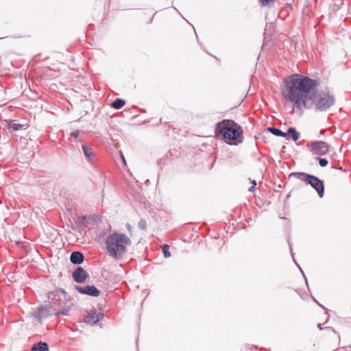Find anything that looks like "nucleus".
I'll list each match as a JSON object with an SVG mask.
<instances>
[{
  "label": "nucleus",
  "instance_id": "f257e3e1",
  "mask_svg": "<svg viewBox=\"0 0 351 351\" xmlns=\"http://www.w3.org/2000/svg\"><path fill=\"white\" fill-rule=\"evenodd\" d=\"M316 86V82L308 77L291 75L283 82L282 95L299 110L315 105L317 109L325 110L334 104L335 99L327 93L315 91Z\"/></svg>",
  "mask_w": 351,
  "mask_h": 351
},
{
  "label": "nucleus",
  "instance_id": "f03ea898",
  "mask_svg": "<svg viewBox=\"0 0 351 351\" xmlns=\"http://www.w3.org/2000/svg\"><path fill=\"white\" fill-rule=\"evenodd\" d=\"M217 136L221 135L226 143L237 145L243 142L242 128L236 122L225 119L218 123L215 128Z\"/></svg>",
  "mask_w": 351,
  "mask_h": 351
},
{
  "label": "nucleus",
  "instance_id": "7ed1b4c3",
  "mask_svg": "<svg viewBox=\"0 0 351 351\" xmlns=\"http://www.w3.org/2000/svg\"><path fill=\"white\" fill-rule=\"evenodd\" d=\"M130 244L131 241L127 235L117 232L108 236L106 241L108 254L115 258L121 257Z\"/></svg>",
  "mask_w": 351,
  "mask_h": 351
},
{
  "label": "nucleus",
  "instance_id": "20e7f679",
  "mask_svg": "<svg viewBox=\"0 0 351 351\" xmlns=\"http://www.w3.org/2000/svg\"><path fill=\"white\" fill-rule=\"evenodd\" d=\"M308 149L313 155L323 156L326 155L330 149V145L323 141H315L307 144Z\"/></svg>",
  "mask_w": 351,
  "mask_h": 351
},
{
  "label": "nucleus",
  "instance_id": "39448f33",
  "mask_svg": "<svg viewBox=\"0 0 351 351\" xmlns=\"http://www.w3.org/2000/svg\"><path fill=\"white\" fill-rule=\"evenodd\" d=\"M308 184H310L318 193L319 197H323L324 187L323 182L317 177L312 176L308 177Z\"/></svg>",
  "mask_w": 351,
  "mask_h": 351
},
{
  "label": "nucleus",
  "instance_id": "423d86ee",
  "mask_svg": "<svg viewBox=\"0 0 351 351\" xmlns=\"http://www.w3.org/2000/svg\"><path fill=\"white\" fill-rule=\"evenodd\" d=\"M75 289L79 293L90 296L97 297L100 293V291L93 285L85 287L76 286Z\"/></svg>",
  "mask_w": 351,
  "mask_h": 351
},
{
  "label": "nucleus",
  "instance_id": "0eeeda50",
  "mask_svg": "<svg viewBox=\"0 0 351 351\" xmlns=\"http://www.w3.org/2000/svg\"><path fill=\"white\" fill-rule=\"evenodd\" d=\"M88 277L87 272L81 267H77L73 273L74 280L79 283L84 282Z\"/></svg>",
  "mask_w": 351,
  "mask_h": 351
},
{
  "label": "nucleus",
  "instance_id": "6e6552de",
  "mask_svg": "<svg viewBox=\"0 0 351 351\" xmlns=\"http://www.w3.org/2000/svg\"><path fill=\"white\" fill-rule=\"evenodd\" d=\"M102 314L97 313L95 311H90L84 318V322L86 324L93 325L97 323L101 319H102Z\"/></svg>",
  "mask_w": 351,
  "mask_h": 351
},
{
  "label": "nucleus",
  "instance_id": "1a4fd4ad",
  "mask_svg": "<svg viewBox=\"0 0 351 351\" xmlns=\"http://www.w3.org/2000/svg\"><path fill=\"white\" fill-rule=\"evenodd\" d=\"M70 260L74 264H80L84 261V256L80 252H74L71 254Z\"/></svg>",
  "mask_w": 351,
  "mask_h": 351
},
{
  "label": "nucleus",
  "instance_id": "9d476101",
  "mask_svg": "<svg viewBox=\"0 0 351 351\" xmlns=\"http://www.w3.org/2000/svg\"><path fill=\"white\" fill-rule=\"evenodd\" d=\"M32 351H49L48 344L45 342L40 341L33 345Z\"/></svg>",
  "mask_w": 351,
  "mask_h": 351
},
{
  "label": "nucleus",
  "instance_id": "9b49d317",
  "mask_svg": "<svg viewBox=\"0 0 351 351\" xmlns=\"http://www.w3.org/2000/svg\"><path fill=\"white\" fill-rule=\"evenodd\" d=\"M98 217L96 215H88V216H82L78 219L80 223H84L85 226H87L88 223H90L92 221H96V219Z\"/></svg>",
  "mask_w": 351,
  "mask_h": 351
},
{
  "label": "nucleus",
  "instance_id": "f8f14e48",
  "mask_svg": "<svg viewBox=\"0 0 351 351\" xmlns=\"http://www.w3.org/2000/svg\"><path fill=\"white\" fill-rule=\"evenodd\" d=\"M82 149L86 158L90 160H93L94 157L93 149L86 145H82Z\"/></svg>",
  "mask_w": 351,
  "mask_h": 351
},
{
  "label": "nucleus",
  "instance_id": "ddd939ff",
  "mask_svg": "<svg viewBox=\"0 0 351 351\" xmlns=\"http://www.w3.org/2000/svg\"><path fill=\"white\" fill-rule=\"evenodd\" d=\"M268 130L270 131L273 134L278 136L287 137V134L282 132L280 130L275 128H269Z\"/></svg>",
  "mask_w": 351,
  "mask_h": 351
},
{
  "label": "nucleus",
  "instance_id": "4468645a",
  "mask_svg": "<svg viewBox=\"0 0 351 351\" xmlns=\"http://www.w3.org/2000/svg\"><path fill=\"white\" fill-rule=\"evenodd\" d=\"M287 134L290 135L294 141H296L300 136L299 133L293 128H289Z\"/></svg>",
  "mask_w": 351,
  "mask_h": 351
},
{
  "label": "nucleus",
  "instance_id": "2eb2a0df",
  "mask_svg": "<svg viewBox=\"0 0 351 351\" xmlns=\"http://www.w3.org/2000/svg\"><path fill=\"white\" fill-rule=\"evenodd\" d=\"M125 102L122 99H117L114 101L112 102V106L115 109H120L124 105Z\"/></svg>",
  "mask_w": 351,
  "mask_h": 351
},
{
  "label": "nucleus",
  "instance_id": "dca6fc26",
  "mask_svg": "<svg viewBox=\"0 0 351 351\" xmlns=\"http://www.w3.org/2000/svg\"><path fill=\"white\" fill-rule=\"evenodd\" d=\"M293 176L297 177L298 178L300 179L301 180L306 182L307 183L308 182V177L312 176L308 175L305 173H293Z\"/></svg>",
  "mask_w": 351,
  "mask_h": 351
},
{
  "label": "nucleus",
  "instance_id": "f3484780",
  "mask_svg": "<svg viewBox=\"0 0 351 351\" xmlns=\"http://www.w3.org/2000/svg\"><path fill=\"white\" fill-rule=\"evenodd\" d=\"M162 252L165 258H169L171 256V253L169 252V246L167 244L163 245Z\"/></svg>",
  "mask_w": 351,
  "mask_h": 351
},
{
  "label": "nucleus",
  "instance_id": "a211bd4d",
  "mask_svg": "<svg viewBox=\"0 0 351 351\" xmlns=\"http://www.w3.org/2000/svg\"><path fill=\"white\" fill-rule=\"evenodd\" d=\"M22 127L20 124L16 123H10L8 128L14 131L19 130Z\"/></svg>",
  "mask_w": 351,
  "mask_h": 351
},
{
  "label": "nucleus",
  "instance_id": "6ab92c4d",
  "mask_svg": "<svg viewBox=\"0 0 351 351\" xmlns=\"http://www.w3.org/2000/svg\"><path fill=\"white\" fill-rule=\"evenodd\" d=\"M263 6L269 5L270 3L274 2L275 0H258Z\"/></svg>",
  "mask_w": 351,
  "mask_h": 351
},
{
  "label": "nucleus",
  "instance_id": "aec40b11",
  "mask_svg": "<svg viewBox=\"0 0 351 351\" xmlns=\"http://www.w3.org/2000/svg\"><path fill=\"white\" fill-rule=\"evenodd\" d=\"M319 162L321 167H324L328 165V160L324 158H319Z\"/></svg>",
  "mask_w": 351,
  "mask_h": 351
},
{
  "label": "nucleus",
  "instance_id": "412c9836",
  "mask_svg": "<svg viewBox=\"0 0 351 351\" xmlns=\"http://www.w3.org/2000/svg\"><path fill=\"white\" fill-rule=\"evenodd\" d=\"M68 312H69V310L68 309H65L64 311H60L56 312V315H67Z\"/></svg>",
  "mask_w": 351,
  "mask_h": 351
},
{
  "label": "nucleus",
  "instance_id": "4be33fe9",
  "mask_svg": "<svg viewBox=\"0 0 351 351\" xmlns=\"http://www.w3.org/2000/svg\"><path fill=\"white\" fill-rule=\"evenodd\" d=\"M120 154H121V158H122V160H123V164H124L125 165H126V161H125V157H124V156H123V153H122V152H121V151H120Z\"/></svg>",
  "mask_w": 351,
  "mask_h": 351
},
{
  "label": "nucleus",
  "instance_id": "5701e85b",
  "mask_svg": "<svg viewBox=\"0 0 351 351\" xmlns=\"http://www.w3.org/2000/svg\"><path fill=\"white\" fill-rule=\"evenodd\" d=\"M253 186L250 188H249V191H252L254 190V186L256 185V181L252 182Z\"/></svg>",
  "mask_w": 351,
  "mask_h": 351
},
{
  "label": "nucleus",
  "instance_id": "b1692460",
  "mask_svg": "<svg viewBox=\"0 0 351 351\" xmlns=\"http://www.w3.org/2000/svg\"><path fill=\"white\" fill-rule=\"evenodd\" d=\"M72 135L75 137V138H77V136H78V132H76V133H73Z\"/></svg>",
  "mask_w": 351,
  "mask_h": 351
}]
</instances>
